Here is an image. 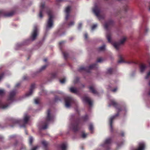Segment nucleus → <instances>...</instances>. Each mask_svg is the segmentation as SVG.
<instances>
[{
	"label": "nucleus",
	"mask_w": 150,
	"mask_h": 150,
	"mask_svg": "<svg viewBox=\"0 0 150 150\" xmlns=\"http://www.w3.org/2000/svg\"><path fill=\"white\" fill-rule=\"evenodd\" d=\"M112 105L117 110V113L115 115L111 117L110 119V125L111 131L113 132L112 122L113 120L118 116L120 112L122 110V108L121 106H119L117 103L114 100H110L109 103V106Z\"/></svg>",
	"instance_id": "f257e3e1"
},
{
	"label": "nucleus",
	"mask_w": 150,
	"mask_h": 150,
	"mask_svg": "<svg viewBox=\"0 0 150 150\" xmlns=\"http://www.w3.org/2000/svg\"><path fill=\"white\" fill-rule=\"evenodd\" d=\"M38 147L37 146H36L35 147L33 148L31 150H36V149L38 148Z\"/></svg>",
	"instance_id": "4d7b16f0"
},
{
	"label": "nucleus",
	"mask_w": 150,
	"mask_h": 150,
	"mask_svg": "<svg viewBox=\"0 0 150 150\" xmlns=\"http://www.w3.org/2000/svg\"><path fill=\"white\" fill-rule=\"evenodd\" d=\"M61 99L57 96H56L55 97L54 102H57L59 101H61Z\"/></svg>",
	"instance_id": "72a5a7b5"
},
{
	"label": "nucleus",
	"mask_w": 150,
	"mask_h": 150,
	"mask_svg": "<svg viewBox=\"0 0 150 150\" xmlns=\"http://www.w3.org/2000/svg\"><path fill=\"white\" fill-rule=\"evenodd\" d=\"M70 91L72 93H77L78 91L76 89L73 87H71L70 88Z\"/></svg>",
	"instance_id": "cd10ccee"
},
{
	"label": "nucleus",
	"mask_w": 150,
	"mask_h": 150,
	"mask_svg": "<svg viewBox=\"0 0 150 150\" xmlns=\"http://www.w3.org/2000/svg\"><path fill=\"white\" fill-rule=\"evenodd\" d=\"M47 13L49 16V18L47 22L46 28L48 29L51 28L53 25V16L52 15V12L50 9L47 10Z\"/></svg>",
	"instance_id": "7ed1b4c3"
},
{
	"label": "nucleus",
	"mask_w": 150,
	"mask_h": 150,
	"mask_svg": "<svg viewBox=\"0 0 150 150\" xmlns=\"http://www.w3.org/2000/svg\"><path fill=\"white\" fill-rule=\"evenodd\" d=\"M50 112V109H48L47 112V115L46 118V121L43 122V125L42 127V128L43 129H46L47 127V125L49 122L52 120L53 118L51 115Z\"/></svg>",
	"instance_id": "20e7f679"
},
{
	"label": "nucleus",
	"mask_w": 150,
	"mask_h": 150,
	"mask_svg": "<svg viewBox=\"0 0 150 150\" xmlns=\"http://www.w3.org/2000/svg\"><path fill=\"white\" fill-rule=\"evenodd\" d=\"M113 71V69L111 68L108 69H107V73L109 74H111Z\"/></svg>",
	"instance_id": "2f4dec72"
},
{
	"label": "nucleus",
	"mask_w": 150,
	"mask_h": 150,
	"mask_svg": "<svg viewBox=\"0 0 150 150\" xmlns=\"http://www.w3.org/2000/svg\"><path fill=\"white\" fill-rule=\"evenodd\" d=\"M106 37L107 39L109 42L111 43V35L110 33L108 32L106 35Z\"/></svg>",
	"instance_id": "bb28decb"
},
{
	"label": "nucleus",
	"mask_w": 150,
	"mask_h": 150,
	"mask_svg": "<svg viewBox=\"0 0 150 150\" xmlns=\"http://www.w3.org/2000/svg\"><path fill=\"white\" fill-rule=\"evenodd\" d=\"M66 15L65 16V19L66 21H67L70 16L69 13H66Z\"/></svg>",
	"instance_id": "37998d69"
},
{
	"label": "nucleus",
	"mask_w": 150,
	"mask_h": 150,
	"mask_svg": "<svg viewBox=\"0 0 150 150\" xmlns=\"http://www.w3.org/2000/svg\"><path fill=\"white\" fill-rule=\"evenodd\" d=\"M71 118L73 121L71 125V128L74 132H76L80 129V118L79 117L75 118L74 115L71 116Z\"/></svg>",
	"instance_id": "f03ea898"
},
{
	"label": "nucleus",
	"mask_w": 150,
	"mask_h": 150,
	"mask_svg": "<svg viewBox=\"0 0 150 150\" xmlns=\"http://www.w3.org/2000/svg\"><path fill=\"white\" fill-rule=\"evenodd\" d=\"M89 129L91 132L92 133L93 129V124L91 123L89 125Z\"/></svg>",
	"instance_id": "7c9ffc66"
},
{
	"label": "nucleus",
	"mask_w": 150,
	"mask_h": 150,
	"mask_svg": "<svg viewBox=\"0 0 150 150\" xmlns=\"http://www.w3.org/2000/svg\"><path fill=\"white\" fill-rule=\"evenodd\" d=\"M74 21H70L69 23L68 24V25L69 26H71L73 25H74Z\"/></svg>",
	"instance_id": "ea45409f"
},
{
	"label": "nucleus",
	"mask_w": 150,
	"mask_h": 150,
	"mask_svg": "<svg viewBox=\"0 0 150 150\" xmlns=\"http://www.w3.org/2000/svg\"><path fill=\"white\" fill-rule=\"evenodd\" d=\"M103 61V59L101 58H99L97 59V62H101Z\"/></svg>",
	"instance_id": "c03bdc74"
},
{
	"label": "nucleus",
	"mask_w": 150,
	"mask_h": 150,
	"mask_svg": "<svg viewBox=\"0 0 150 150\" xmlns=\"http://www.w3.org/2000/svg\"><path fill=\"white\" fill-rule=\"evenodd\" d=\"M82 26V24L81 23H79L78 25V28L79 29H80Z\"/></svg>",
	"instance_id": "3c124183"
},
{
	"label": "nucleus",
	"mask_w": 150,
	"mask_h": 150,
	"mask_svg": "<svg viewBox=\"0 0 150 150\" xmlns=\"http://www.w3.org/2000/svg\"><path fill=\"white\" fill-rule=\"evenodd\" d=\"M28 77L27 76H24L23 77V79L24 80H26L28 79Z\"/></svg>",
	"instance_id": "603ef678"
},
{
	"label": "nucleus",
	"mask_w": 150,
	"mask_h": 150,
	"mask_svg": "<svg viewBox=\"0 0 150 150\" xmlns=\"http://www.w3.org/2000/svg\"><path fill=\"white\" fill-rule=\"evenodd\" d=\"M149 85L150 86V81H149ZM149 95H150V90L149 91Z\"/></svg>",
	"instance_id": "680f3d73"
},
{
	"label": "nucleus",
	"mask_w": 150,
	"mask_h": 150,
	"mask_svg": "<svg viewBox=\"0 0 150 150\" xmlns=\"http://www.w3.org/2000/svg\"><path fill=\"white\" fill-rule=\"evenodd\" d=\"M5 92L4 90L0 89V95L2 96L4 95Z\"/></svg>",
	"instance_id": "a19ab883"
},
{
	"label": "nucleus",
	"mask_w": 150,
	"mask_h": 150,
	"mask_svg": "<svg viewBox=\"0 0 150 150\" xmlns=\"http://www.w3.org/2000/svg\"><path fill=\"white\" fill-rule=\"evenodd\" d=\"M112 142L111 138H107L105 140L104 144L102 145V146L105 147L106 150H109L110 149V145Z\"/></svg>",
	"instance_id": "6e6552de"
},
{
	"label": "nucleus",
	"mask_w": 150,
	"mask_h": 150,
	"mask_svg": "<svg viewBox=\"0 0 150 150\" xmlns=\"http://www.w3.org/2000/svg\"><path fill=\"white\" fill-rule=\"evenodd\" d=\"M70 40H72L73 39V38H70Z\"/></svg>",
	"instance_id": "338daca9"
},
{
	"label": "nucleus",
	"mask_w": 150,
	"mask_h": 150,
	"mask_svg": "<svg viewBox=\"0 0 150 150\" xmlns=\"http://www.w3.org/2000/svg\"><path fill=\"white\" fill-rule=\"evenodd\" d=\"M33 141V139L32 137H30L29 138V142L30 145H32Z\"/></svg>",
	"instance_id": "e433bc0d"
},
{
	"label": "nucleus",
	"mask_w": 150,
	"mask_h": 150,
	"mask_svg": "<svg viewBox=\"0 0 150 150\" xmlns=\"http://www.w3.org/2000/svg\"><path fill=\"white\" fill-rule=\"evenodd\" d=\"M93 11L97 17L100 20L104 19L105 16L100 14V7L96 6L93 9Z\"/></svg>",
	"instance_id": "423d86ee"
},
{
	"label": "nucleus",
	"mask_w": 150,
	"mask_h": 150,
	"mask_svg": "<svg viewBox=\"0 0 150 150\" xmlns=\"http://www.w3.org/2000/svg\"><path fill=\"white\" fill-rule=\"evenodd\" d=\"M57 76V74L55 72L52 73L51 74V77L50 79H48L49 81H51L52 79H54Z\"/></svg>",
	"instance_id": "a878e982"
},
{
	"label": "nucleus",
	"mask_w": 150,
	"mask_h": 150,
	"mask_svg": "<svg viewBox=\"0 0 150 150\" xmlns=\"http://www.w3.org/2000/svg\"><path fill=\"white\" fill-rule=\"evenodd\" d=\"M67 147V144L65 143H63L60 145V147L62 150H66Z\"/></svg>",
	"instance_id": "c85d7f7f"
},
{
	"label": "nucleus",
	"mask_w": 150,
	"mask_h": 150,
	"mask_svg": "<svg viewBox=\"0 0 150 150\" xmlns=\"http://www.w3.org/2000/svg\"><path fill=\"white\" fill-rule=\"evenodd\" d=\"M91 92L94 94H98V92L95 90L92 86H90L89 87Z\"/></svg>",
	"instance_id": "393cba45"
},
{
	"label": "nucleus",
	"mask_w": 150,
	"mask_h": 150,
	"mask_svg": "<svg viewBox=\"0 0 150 150\" xmlns=\"http://www.w3.org/2000/svg\"><path fill=\"white\" fill-rule=\"evenodd\" d=\"M84 38L85 39H87L88 38V34L87 33H85L84 35Z\"/></svg>",
	"instance_id": "5fc2aeb1"
},
{
	"label": "nucleus",
	"mask_w": 150,
	"mask_h": 150,
	"mask_svg": "<svg viewBox=\"0 0 150 150\" xmlns=\"http://www.w3.org/2000/svg\"><path fill=\"white\" fill-rule=\"evenodd\" d=\"M113 24V21L111 20H110L105 23L104 25V28L106 30H108V28L110 26H112Z\"/></svg>",
	"instance_id": "2eb2a0df"
},
{
	"label": "nucleus",
	"mask_w": 150,
	"mask_h": 150,
	"mask_svg": "<svg viewBox=\"0 0 150 150\" xmlns=\"http://www.w3.org/2000/svg\"><path fill=\"white\" fill-rule=\"evenodd\" d=\"M20 85V83H17L16 84V87H18Z\"/></svg>",
	"instance_id": "052dcab7"
},
{
	"label": "nucleus",
	"mask_w": 150,
	"mask_h": 150,
	"mask_svg": "<svg viewBox=\"0 0 150 150\" xmlns=\"http://www.w3.org/2000/svg\"><path fill=\"white\" fill-rule=\"evenodd\" d=\"M70 10V7L69 6H68L66 8L65 12L66 13H69Z\"/></svg>",
	"instance_id": "f704fd0d"
},
{
	"label": "nucleus",
	"mask_w": 150,
	"mask_h": 150,
	"mask_svg": "<svg viewBox=\"0 0 150 150\" xmlns=\"http://www.w3.org/2000/svg\"><path fill=\"white\" fill-rule=\"evenodd\" d=\"M30 117L27 115H24L23 119V124L22 125H21L20 127H25L26 124L27 123Z\"/></svg>",
	"instance_id": "ddd939ff"
},
{
	"label": "nucleus",
	"mask_w": 150,
	"mask_h": 150,
	"mask_svg": "<svg viewBox=\"0 0 150 150\" xmlns=\"http://www.w3.org/2000/svg\"><path fill=\"white\" fill-rule=\"evenodd\" d=\"M65 1V0H57V1L58 2H62Z\"/></svg>",
	"instance_id": "13d9d810"
},
{
	"label": "nucleus",
	"mask_w": 150,
	"mask_h": 150,
	"mask_svg": "<svg viewBox=\"0 0 150 150\" xmlns=\"http://www.w3.org/2000/svg\"><path fill=\"white\" fill-rule=\"evenodd\" d=\"M87 135V134L84 133H83L81 135V137L83 138H85Z\"/></svg>",
	"instance_id": "de8ad7c7"
},
{
	"label": "nucleus",
	"mask_w": 150,
	"mask_h": 150,
	"mask_svg": "<svg viewBox=\"0 0 150 150\" xmlns=\"http://www.w3.org/2000/svg\"><path fill=\"white\" fill-rule=\"evenodd\" d=\"M65 105L67 108L69 107L73 103L76 105L77 103L74 99L71 97H67L65 98Z\"/></svg>",
	"instance_id": "0eeeda50"
},
{
	"label": "nucleus",
	"mask_w": 150,
	"mask_h": 150,
	"mask_svg": "<svg viewBox=\"0 0 150 150\" xmlns=\"http://www.w3.org/2000/svg\"><path fill=\"white\" fill-rule=\"evenodd\" d=\"M21 120H14L12 121V123L13 125H10L11 127H13L14 125L17 124H20L21 123Z\"/></svg>",
	"instance_id": "5701e85b"
},
{
	"label": "nucleus",
	"mask_w": 150,
	"mask_h": 150,
	"mask_svg": "<svg viewBox=\"0 0 150 150\" xmlns=\"http://www.w3.org/2000/svg\"><path fill=\"white\" fill-rule=\"evenodd\" d=\"M97 26V25L96 24H94L93 25L92 27V30H94Z\"/></svg>",
	"instance_id": "09e8293b"
},
{
	"label": "nucleus",
	"mask_w": 150,
	"mask_h": 150,
	"mask_svg": "<svg viewBox=\"0 0 150 150\" xmlns=\"http://www.w3.org/2000/svg\"><path fill=\"white\" fill-rule=\"evenodd\" d=\"M35 85L34 83L32 84L30 86L29 92L26 94V96H29L32 95L33 92V91L35 88Z\"/></svg>",
	"instance_id": "a211bd4d"
},
{
	"label": "nucleus",
	"mask_w": 150,
	"mask_h": 150,
	"mask_svg": "<svg viewBox=\"0 0 150 150\" xmlns=\"http://www.w3.org/2000/svg\"><path fill=\"white\" fill-rule=\"evenodd\" d=\"M126 40V38L124 37L122 38L119 42H115L113 44V46L117 50H118L119 49V47L121 45L123 44L124 42Z\"/></svg>",
	"instance_id": "9d476101"
},
{
	"label": "nucleus",
	"mask_w": 150,
	"mask_h": 150,
	"mask_svg": "<svg viewBox=\"0 0 150 150\" xmlns=\"http://www.w3.org/2000/svg\"><path fill=\"white\" fill-rule=\"evenodd\" d=\"M82 100L84 102L88 104L90 106L92 105V102L88 97L86 96H84L82 98Z\"/></svg>",
	"instance_id": "dca6fc26"
},
{
	"label": "nucleus",
	"mask_w": 150,
	"mask_h": 150,
	"mask_svg": "<svg viewBox=\"0 0 150 150\" xmlns=\"http://www.w3.org/2000/svg\"><path fill=\"white\" fill-rule=\"evenodd\" d=\"M81 119L83 121H86L88 119V117L87 115H85L82 116L81 118Z\"/></svg>",
	"instance_id": "c756f323"
},
{
	"label": "nucleus",
	"mask_w": 150,
	"mask_h": 150,
	"mask_svg": "<svg viewBox=\"0 0 150 150\" xmlns=\"http://www.w3.org/2000/svg\"><path fill=\"white\" fill-rule=\"evenodd\" d=\"M42 144L45 147H46L48 144L45 141H43L42 142Z\"/></svg>",
	"instance_id": "4c0bfd02"
},
{
	"label": "nucleus",
	"mask_w": 150,
	"mask_h": 150,
	"mask_svg": "<svg viewBox=\"0 0 150 150\" xmlns=\"http://www.w3.org/2000/svg\"><path fill=\"white\" fill-rule=\"evenodd\" d=\"M105 45H103V46L100 47L98 48V50L99 51H103L105 50Z\"/></svg>",
	"instance_id": "473e14b6"
},
{
	"label": "nucleus",
	"mask_w": 150,
	"mask_h": 150,
	"mask_svg": "<svg viewBox=\"0 0 150 150\" xmlns=\"http://www.w3.org/2000/svg\"><path fill=\"white\" fill-rule=\"evenodd\" d=\"M45 4L44 3H42L40 5V9L39 13V17L40 18L43 17L42 13L45 8Z\"/></svg>",
	"instance_id": "6ab92c4d"
},
{
	"label": "nucleus",
	"mask_w": 150,
	"mask_h": 150,
	"mask_svg": "<svg viewBox=\"0 0 150 150\" xmlns=\"http://www.w3.org/2000/svg\"><path fill=\"white\" fill-rule=\"evenodd\" d=\"M120 59L118 61V63H121L122 62H126L128 64H132L134 63V62L132 61H129L127 62H125L124 60L122 59V57L120 55Z\"/></svg>",
	"instance_id": "412c9836"
},
{
	"label": "nucleus",
	"mask_w": 150,
	"mask_h": 150,
	"mask_svg": "<svg viewBox=\"0 0 150 150\" xmlns=\"http://www.w3.org/2000/svg\"><path fill=\"white\" fill-rule=\"evenodd\" d=\"M146 147V145L144 142H141L139 143L138 147L136 149L132 150H144Z\"/></svg>",
	"instance_id": "f8f14e48"
},
{
	"label": "nucleus",
	"mask_w": 150,
	"mask_h": 150,
	"mask_svg": "<svg viewBox=\"0 0 150 150\" xmlns=\"http://www.w3.org/2000/svg\"><path fill=\"white\" fill-rule=\"evenodd\" d=\"M47 59H44L43 61L45 62H46L47 61Z\"/></svg>",
	"instance_id": "e2e57ef3"
},
{
	"label": "nucleus",
	"mask_w": 150,
	"mask_h": 150,
	"mask_svg": "<svg viewBox=\"0 0 150 150\" xmlns=\"http://www.w3.org/2000/svg\"><path fill=\"white\" fill-rule=\"evenodd\" d=\"M16 91L15 90L11 91L8 97V100L13 101L14 100V97L16 95Z\"/></svg>",
	"instance_id": "9b49d317"
},
{
	"label": "nucleus",
	"mask_w": 150,
	"mask_h": 150,
	"mask_svg": "<svg viewBox=\"0 0 150 150\" xmlns=\"http://www.w3.org/2000/svg\"><path fill=\"white\" fill-rule=\"evenodd\" d=\"M142 28L144 29L145 33H146L147 31H148L149 30V29L147 28L146 27V23L145 22H144V23H143L142 24Z\"/></svg>",
	"instance_id": "b1692460"
},
{
	"label": "nucleus",
	"mask_w": 150,
	"mask_h": 150,
	"mask_svg": "<svg viewBox=\"0 0 150 150\" xmlns=\"http://www.w3.org/2000/svg\"><path fill=\"white\" fill-rule=\"evenodd\" d=\"M79 78L78 77H76L74 80V83H77L79 81Z\"/></svg>",
	"instance_id": "49530a36"
},
{
	"label": "nucleus",
	"mask_w": 150,
	"mask_h": 150,
	"mask_svg": "<svg viewBox=\"0 0 150 150\" xmlns=\"http://www.w3.org/2000/svg\"><path fill=\"white\" fill-rule=\"evenodd\" d=\"M120 135L122 136L123 137L124 136V133L123 132H122L121 133Z\"/></svg>",
	"instance_id": "bf43d9fd"
},
{
	"label": "nucleus",
	"mask_w": 150,
	"mask_h": 150,
	"mask_svg": "<svg viewBox=\"0 0 150 150\" xmlns=\"http://www.w3.org/2000/svg\"><path fill=\"white\" fill-rule=\"evenodd\" d=\"M117 90V88H116L112 90V91L113 92H115Z\"/></svg>",
	"instance_id": "6e6d98bb"
},
{
	"label": "nucleus",
	"mask_w": 150,
	"mask_h": 150,
	"mask_svg": "<svg viewBox=\"0 0 150 150\" xmlns=\"http://www.w3.org/2000/svg\"><path fill=\"white\" fill-rule=\"evenodd\" d=\"M150 76V71L147 73V76H146L145 78L147 79L148 78L149 76Z\"/></svg>",
	"instance_id": "8fccbe9b"
},
{
	"label": "nucleus",
	"mask_w": 150,
	"mask_h": 150,
	"mask_svg": "<svg viewBox=\"0 0 150 150\" xmlns=\"http://www.w3.org/2000/svg\"><path fill=\"white\" fill-rule=\"evenodd\" d=\"M59 81L61 83H64L66 81V79L65 78H64L61 79H60L59 80Z\"/></svg>",
	"instance_id": "58836bf2"
},
{
	"label": "nucleus",
	"mask_w": 150,
	"mask_h": 150,
	"mask_svg": "<svg viewBox=\"0 0 150 150\" xmlns=\"http://www.w3.org/2000/svg\"><path fill=\"white\" fill-rule=\"evenodd\" d=\"M37 31L38 30L37 27L36 26L35 27L31 36V38L32 41L36 39L37 35Z\"/></svg>",
	"instance_id": "4468645a"
},
{
	"label": "nucleus",
	"mask_w": 150,
	"mask_h": 150,
	"mask_svg": "<svg viewBox=\"0 0 150 150\" xmlns=\"http://www.w3.org/2000/svg\"><path fill=\"white\" fill-rule=\"evenodd\" d=\"M128 7L127 6H125L124 7V9L125 11H126L128 9Z\"/></svg>",
	"instance_id": "864d4df0"
},
{
	"label": "nucleus",
	"mask_w": 150,
	"mask_h": 150,
	"mask_svg": "<svg viewBox=\"0 0 150 150\" xmlns=\"http://www.w3.org/2000/svg\"><path fill=\"white\" fill-rule=\"evenodd\" d=\"M98 65L97 63H95L90 65L88 67H81L79 69V71H84L87 72H89L91 69L97 68Z\"/></svg>",
	"instance_id": "39448f33"
},
{
	"label": "nucleus",
	"mask_w": 150,
	"mask_h": 150,
	"mask_svg": "<svg viewBox=\"0 0 150 150\" xmlns=\"http://www.w3.org/2000/svg\"><path fill=\"white\" fill-rule=\"evenodd\" d=\"M25 133L26 134H28L27 132V131L26 130L25 131Z\"/></svg>",
	"instance_id": "69168bd1"
},
{
	"label": "nucleus",
	"mask_w": 150,
	"mask_h": 150,
	"mask_svg": "<svg viewBox=\"0 0 150 150\" xmlns=\"http://www.w3.org/2000/svg\"><path fill=\"white\" fill-rule=\"evenodd\" d=\"M40 101V99L38 98H37L35 99V103L36 104H38L39 103V101Z\"/></svg>",
	"instance_id": "79ce46f5"
},
{
	"label": "nucleus",
	"mask_w": 150,
	"mask_h": 150,
	"mask_svg": "<svg viewBox=\"0 0 150 150\" xmlns=\"http://www.w3.org/2000/svg\"><path fill=\"white\" fill-rule=\"evenodd\" d=\"M149 11H150V2L149 3Z\"/></svg>",
	"instance_id": "0e129e2a"
},
{
	"label": "nucleus",
	"mask_w": 150,
	"mask_h": 150,
	"mask_svg": "<svg viewBox=\"0 0 150 150\" xmlns=\"http://www.w3.org/2000/svg\"><path fill=\"white\" fill-rule=\"evenodd\" d=\"M147 67V66L146 65L143 64H141L140 65V71L142 72H144Z\"/></svg>",
	"instance_id": "4be33fe9"
},
{
	"label": "nucleus",
	"mask_w": 150,
	"mask_h": 150,
	"mask_svg": "<svg viewBox=\"0 0 150 150\" xmlns=\"http://www.w3.org/2000/svg\"><path fill=\"white\" fill-rule=\"evenodd\" d=\"M4 75V73L3 72L0 74V80L3 77Z\"/></svg>",
	"instance_id": "a18cd8bd"
},
{
	"label": "nucleus",
	"mask_w": 150,
	"mask_h": 150,
	"mask_svg": "<svg viewBox=\"0 0 150 150\" xmlns=\"http://www.w3.org/2000/svg\"><path fill=\"white\" fill-rule=\"evenodd\" d=\"M8 105L7 103H3L0 101V108L4 109H6Z\"/></svg>",
	"instance_id": "aec40b11"
},
{
	"label": "nucleus",
	"mask_w": 150,
	"mask_h": 150,
	"mask_svg": "<svg viewBox=\"0 0 150 150\" xmlns=\"http://www.w3.org/2000/svg\"><path fill=\"white\" fill-rule=\"evenodd\" d=\"M76 110L77 112H79V111H78V110L77 109H76Z\"/></svg>",
	"instance_id": "774afa93"
},
{
	"label": "nucleus",
	"mask_w": 150,
	"mask_h": 150,
	"mask_svg": "<svg viewBox=\"0 0 150 150\" xmlns=\"http://www.w3.org/2000/svg\"><path fill=\"white\" fill-rule=\"evenodd\" d=\"M64 42L63 41H62L59 42V46H60V49L62 52V54L64 56V57L65 59H67L68 56V54L66 52H64L62 51V48L61 47V45L64 43Z\"/></svg>",
	"instance_id": "f3484780"
},
{
	"label": "nucleus",
	"mask_w": 150,
	"mask_h": 150,
	"mask_svg": "<svg viewBox=\"0 0 150 150\" xmlns=\"http://www.w3.org/2000/svg\"><path fill=\"white\" fill-rule=\"evenodd\" d=\"M15 13V11H14L6 12L3 10H0V16H4L5 17H10L13 15Z\"/></svg>",
	"instance_id": "1a4fd4ad"
},
{
	"label": "nucleus",
	"mask_w": 150,
	"mask_h": 150,
	"mask_svg": "<svg viewBox=\"0 0 150 150\" xmlns=\"http://www.w3.org/2000/svg\"><path fill=\"white\" fill-rule=\"evenodd\" d=\"M47 65H45L42 66L41 68L40 69L39 72H40L43 70H44L47 67Z\"/></svg>",
	"instance_id": "c9c22d12"
}]
</instances>
